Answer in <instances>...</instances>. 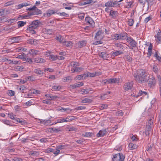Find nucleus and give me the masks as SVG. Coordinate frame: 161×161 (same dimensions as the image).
Instances as JSON below:
<instances>
[{
    "label": "nucleus",
    "instance_id": "423d86ee",
    "mask_svg": "<svg viewBox=\"0 0 161 161\" xmlns=\"http://www.w3.org/2000/svg\"><path fill=\"white\" fill-rule=\"evenodd\" d=\"M117 0L108 1L105 3V6L106 7H115L117 5Z\"/></svg>",
    "mask_w": 161,
    "mask_h": 161
},
{
    "label": "nucleus",
    "instance_id": "72a5a7b5",
    "mask_svg": "<svg viewBox=\"0 0 161 161\" xmlns=\"http://www.w3.org/2000/svg\"><path fill=\"white\" fill-rule=\"evenodd\" d=\"M64 122H66L65 119L64 118H62L60 119H59L56 120V122L55 124L58 123H62Z\"/></svg>",
    "mask_w": 161,
    "mask_h": 161
},
{
    "label": "nucleus",
    "instance_id": "6ab92c4d",
    "mask_svg": "<svg viewBox=\"0 0 161 161\" xmlns=\"http://www.w3.org/2000/svg\"><path fill=\"white\" fill-rule=\"evenodd\" d=\"M103 33L102 31H98L96 34V35L95 36V38L99 39H101L103 38Z\"/></svg>",
    "mask_w": 161,
    "mask_h": 161
},
{
    "label": "nucleus",
    "instance_id": "c85d7f7f",
    "mask_svg": "<svg viewBox=\"0 0 161 161\" xmlns=\"http://www.w3.org/2000/svg\"><path fill=\"white\" fill-rule=\"evenodd\" d=\"M82 70V68L80 67H74L71 69L72 72H80Z\"/></svg>",
    "mask_w": 161,
    "mask_h": 161
},
{
    "label": "nucleus",
    "instance_id": "09e8293b",
    "mask_svg": "<svg viewBox=\"0 0 161 161\" xmlns=\"http://www.w3.org/2000/svg\"><path fill=\"white\" fill-rule=\"evenodd\" d=\"M16 120L17 122H19V123H21L22 125H24L25 124L26 122L24 120H21L17 118Z\"/></svg>",
    "mask_w": 161,
    "mask_h": 161
},
{
    "label": "nucleus",
    "instance_id": "3c124183",
    "mask_svg": "<svg viewBox=\"0 0 161 161\" xmlns=\"http://www.w3.org/2000/svg\"><path fill=\"white\" fill-rule=\"evenodd\" d=\"M52 88L54 90H59L61 89V86H52Z\"/></svg>",
    "mask_w": 161,
    "mask_h": 161
},
{
    "label": "nucleus",
    "instance_id": "dca6fc26",
    "mask_svg": "<svg viewBox=\"0 0 161 161\" xmlns=\"http://www.w3.org/2000/svg\"><path fill=\"white\" fill-rule=\"evenodd\" d=\"M28 154L30 155L38 157L39 156L40 152L36 151H31L28 152Z\"/></svg>",
    "mask_w": 161,
    "mask_h": 161
},
{
    "label": "nucleus",
    "instance_id": "338daca9",
    "mask_svg": "<svg viewBox=\"0 0 161 161\" xmlns=\"http://www.w3.org/2000/svg\"><path fill=\"white\" fill-rule=\"evenodd\" d=\"M8 93L9 96H12L14 95L15 92L13 91L10 90L8 91Z\"/></svg>",
    "mask_w": 161,
    "mask_h": 161
},
{
    "label": "nucleus",
    "instance_id": "ddd939ff",
    "mask_svg": "<svg viewBox=\"0 0 161 161\" xmlns=\"http://www.w3.org/2000/svg\"><path fill=\"white\" fill-rule=\"evenodd\" d=\"M62 44L67 47H70L72 46L73 43L70 41L64 40L62 42Z\"/></svg>",
    "mask_w": 161,
    "mask_h": 161
},
{
    "label": "nucleus",
    "instance_id": "f8f14e48",
    "mask_svg": "<svg viewBox=\"0 0 161 161\" xmlns=\"http://www.w3.org/2000/svg\"><path fill=\"white\" fill-rule=\"evenodd\" d=\"M29 53L32 56L34 57L40 53V52L37 50L31 49L29 51Z\"/></svg>",
    "mask_w": 161,
    "mask_h": 161
},
{
    "label": "nucleus",
    "instance_id": "69168bd1",
    "mask_svg": "<svg viewBox=\"0 0 161 161\" xmlns=\"http://www.w3.org/2000/svg\"><path fill=\"white\" fill-rule=\"evenodd\" d=\"M2 122L4 124L8 125H10V121L6 119H4L2 121Z\"/></svg>",
    "mask_w": 161,
    "mask_h": 161
},
{
    "label": "nucleus",
    "instance_id": "e2e57ef3",
    "mask_svg": "<svg viewBox=\"0 0 161 161\" xmlns=\"http://www.w3.org/2000/svg\"><path fill=\"white\" fill-rule=\"evenodd\" d=\"M108 107V105L107 104H102L99 107V108L101 110L106 109Z\"/></svg>",
    "mask_w": 161,
    "mask_h": 161
},
{
    "label": "nucleus",
    "instance_id": "f704fd0d",
    "mask_svg": "<svg viewBox=\"0 0 161 161\" xmlns=\"http://www.w3.org/2000/svg\"><path fill=\"white\" fill-rule=\"evenodd\" d=\"M76 130V128L73 126H68L66 128V130L69 131L75 130Z\"/></svg>",
    "mask_w": 161,
    "mask_h": 161
},
{
    "label": "nucleus",
    "instance_id": "4468645a",
    "mask_svg": "<svg viewBox=\"0 0 161 161\" xmlns=\"http://www.w3.org/2000/svg\"><path fill=\"white\" fill-rule=\"evenodd\" d=\"M45 96L46 97V98L48 99L49 100H56L58 98H59V97L54 95L52 96L51 95H50L49 94H46L45 95Z\"/></svg>",
    "mask_w": 161,
    "mask_h": 161
},
{
    "label": "nucleus",
    "instance_id": "37998d69",
    "mask_svg": "<svg viewBox=\"0 0 161 161\" xmlns=\"http://www.w3.org/2000/svg\"><path fill=\"white\" fill-rule=\"evenodd\" d=\"M19 61H18L15 60H9L8 63L11 64H19Z\"/></svg>",
    "mask_w": 161,
    "mask_h": 161
},
{
    "label": "nucleus",
    "instance_id": "5fc2aeb1",
    "mask_svg": "<svg viewBox=\"0 0 161 161\" xmlns=\"http://www.w3.org/2000/svg\"><path fill=\"white\" fill-rule=\"evenodd\" d=\"M113 38L114 39L116 40H119V34H115L113 36Z\"/></svg>",
    "mask_w": 161,
    "mask_h": 161
},
{
    "label": "nucleus",
    "instance_id": "4c0bfd02",
    "mask_svg": "<svg viewBox=\"0 0 161 161\" xmlns=\"http://www.w3.org/2000/svg\"><path fill=\"white\" fill-rule=\"evenodd\" d=\"M153 118H151L148 121L146 126H148L149 127H152L153 126V121H152Z\"/></svg>",
    "mask_w": 161,
    "mask_h": 161
},
{
    "label": "nucleus",
    "instance_id": "473e14b6",
    "mask_svg": "<svg viewBox=\"0 0 161 161\" xmlns=\"http://www.w3.org/2000/svg\"><path fill=\"white\" fill-rule=\"evenodd\" d=\"M8 11L7 10L2 9L0 10V16H4L7 14H8L7 12Z\"/></svg>",
    "mask_w": 161,
    "mask_h": 161
},
{
    "label": "nucleus",
    "instance_id": "7ed1b4c3",
    "mask_svg": "<svg viewBox=\"0 0 161 161\" xmlns=\"http://www.w3.org/2000/svg\"><path fill=\"white\" fill-rule=\"evenodd\" d=\"M125 157L122 154L119 153L115 154L113 158H112V161H114L115 160H116L118 159V161H124Z\"/></svg>",
    "mask_w": 161,
    "mask_h": 161
},
{
    "label": "nucleus",
    "instance_id": "de8ad7c7",
    "mask_svg": "<svg viewBox=\"0 0 161 161\" xmlns=\"http://www.w3.org/2000/svg\"><path fill=\"white\" fill-rule=\"evenodd\" d=\"M125 58L126 61L130 62H131L132 60V58L128 55L125 56Z\"/></svg>",
    "mask_w": 161,
    "mask_h": 161
},
{
    "label": "nucleus",
    "instance_id": "ea45409f",
    "mask_svg": "<svg viewBox=\"0 0 161 161\" xmlns=\"http://www.w3.org/2000/svg\"><path fill=\"white\" fill-rule=\"evenodd\" d=\"M102 73L99 71H96L91 73V77H93L96 76H98L101 75Z\"/></svg>",
    "mask_w": 161,
    "mask_h": 161
},
{
    "label": "nucleus",
    "instance_id": "6e6552de",
    "mask_svg": "<svg viewBox=\"0 0 161 161\" xmlns=\"http://www.w3.org/2000/svg\"><path fill=\"white\" fill-rule=\"evenodd\" d=\"M147 93L146 92L142 91V90H140L138 93H136L135 94L133 93V94H131V96L134 97H137L141 95L145 96L147 95Z\"/></svg>",
    "mask_w": 161,
    "mask_h": 161
},
{
    "label": "nucleus",
    "instance_id": "a19ab883",
    "mask_svg": "<svg viewBox=\"0 0 161 161\" xmlns=\"http://www.w3.org/2000/svg\"><path fill=\"white\" fill-rule=\"evenodd\" d=\"M26 89V87L24 85L19 86H18L17 88V89L18 90L22 91H24Z\"/></svg>",
    "mask_w": 161,
    "mask_h": 161
},
{
    "label": "nucleus",
    "instance_id": "c756f323",
    "mask_svg": "<svg viewBox=\"0 0 161 161\" xmlns=\"http://www.w3.org/2000/svg\"><path fill=\"white\" fill-rule=\"evenodd\" d=\"M55 13V12L52 10H48L46 13V15L48 17H50L52 15L54 14Z\"/></svg>",
    "mask_w": 161,
    "mask_h": 161
},
{
    "label": "nucleus",
    "instance_id": "393cba45",
    "mask_svg": "<svg viewBox=\"0 0 161 161\" xmlns=\"http://www.w3.org/2000/svg\"><path fill=\"white\" fill-rule=\"evenodd\" d=\"M79 66L78 63L76 62H71L69 65V67H71V69L72 68L76 67Z\"/></svg>",
    "mask_w": 161,
    "mask_h": 161
},
{
    "label": "nucleus",
    "instance_id": "a18cd8bd",
    "mask_svg": "<svg viewBox=\"0 0 161 161\" xmlns=\"http://www.w3.org/2000/svg\"><path fill=\"white\" fill-rule=\"evenodd\" d=\"M58 58H59L57 57L56 56L53 55H50L49 57V59L51 60H55Z\"/></svg>",
    "mask_w": 161,
    "mask_h": 161
},
{
    "label": "nucleus",
    "instance_id": "f3484780",
    "mask_svg": "<svg viewBox=\"0 0 161 161\" xmlns=\"http://www.w3.org/2000/svg\"><path fill=\"white\" fill-rule=\"evenodd\" d=\"M40 123H42L45 125H51V121L50 119L47 120H40Z\"/></svg>",
    "mask_w": 161,
    "mask_h": 161
},
{
    "label": "nucleus",
    "instance_id": "6e6d98bb",
    "mask_svg": "<svg viewBox=\"0 0 161 161\" xmlns=\"http://www.w3.org/2000/svg\"><path fill=\"white\" fill-rule=\"evenodd\" d=\"M66 147L64 145H59L56 147V149L60 150H61L64 149Z\"/></svg>",
    "mask_w": 161,
    "mask_h": 161
},
{
    "label": "nucleus",
    "instance_id": "9d476101",
    "mask_svg": "<svg viewBox=\"0 0 161 161\" xmlns=\"http://www.w3.org/2000/svg\"><path fill=\"white\" fill-rule=\"evenodd\" d=\"M88 76V74L84 75H78L76 76L75 78V80H80L81 79H85L86 78V77H87Z\"/></svg>",
    "mask_w": 161,
    "mask_h": 161
},
{
    "label": "nucleus",
    "instance_id": "9b49d317",
    "mask_svg": "<svg viewBox=\"0 0 161 161\" xmlns=\"http://www.w3.org/2000/svg\"><path fill=\"white\" fill-rule=\"evenodd\" d=\"M148 84L151 86H154L156 83V80L153 77L150 78L148 80Z\"/></svg>",
    "mask_w": 161,
    "mask_h": 161
},
{
    "label": "nucleus",
    "instance_id": "39448f33",
    "mask_svg": "<svg viewBox=\"0 0 161 161\" xmlns=\"http://www.w3.org/2000/svg\"><path fill=\"white\" fill-rule=\"evenodd\" d=\"M127 41L132 47H136V46L137 43L131 37H127Z\"/></svg>",
    "mask_w": 161,
    "mask_h": 161
},
{
    "label": "nucleus",
    "instance_id": "603ef678",
    "mask_svg": "<svg viewBox=\"0 0 161 161\" xmlns=\"http://www.w3.org/2000/svg\"><path fill=\"white\" fill-rule=\"evenodd\" d=\"M124 114L123 112L121 110H118L116 113V115L118 116H122Z\"/></svg>",
    "mask_w": 161,
    "mask_h": 161
},
{
    "label": "nucleus",
    "instance_id": "e433bc0d",
    "mask_svg": "<svg viewBox=\"0 0 161 161\" xmlns=\"http://www.w3.org/2000/svg\"><path fill=\"white\" fill-rule=\"evenodd\" d=\"M152 48V46L151 44H150V45L148 47V53H147V55L148 56V57L149 58L151 55Z\"/></svg>",
    "mask_w": 161,
    "mask_h": 161
},
{
    "label": "nucleus",
    "instance_id": "b1692460",
    "mask_svg": "<svg viewBox=\"0 0 161 161\" xmlns=\"http://www.w3.org/2000/svg\"><path fill=\"white\" fill-rule=\"evenodd\" d=\"M161 31L160 30H159V31L157 33V36H155L156 40L157 42L161 41V36H160Z\"/></svg>",
    "mask_w": 161,
    "mask_h": 161
},
{
    "label": "nucleus",
    "instance_id": "412c9836",
    "mask_svg": "<svg viewBox=\"0 0 161 161\" xmlns=\"http://www.w3.org/2000/svg\"><path fill=\"white\" fill-rule=\"evenodd\" d=\"M100 57L103 59H106L108 58V55L105 52H102L99 54Z\"/></svg>",
    "mask_w": 161,
    "mask_h": 161
},
{
    "label": "nucleus",
    "instance_id": "13d9d810",
    "mask_svg": "<svg viewBox=\"0 0 161 161\" xmlns=\"http://www.w3.org/2000/svg\"><path fill=\"white\" fill-rule=\"evenodd\" d=\"M57 39L58 40L62 43V42L64 41L63 40V38L62 36L60 35L57 36Z\"/></svg>",
    "mask_w": 161,
    "mask_h": 161
},
{
    "label": "nucleus",
    "instance_id": "49530a36",
    "mask_svg": "<svg viewBox=\"0 0 161 161\" xmlns=\"http://www.w3.org/2000/svg\"><path fill=\"white\" fill-rule=\"evenodd\" d=\"M123 53V52L120 51H116L115 52H113L112 54L115 56H117Z\"/></svg>",
    "mask_w": 161,
    "mask_h": 161
},
{
    "label": "nucleus",
    "instance_id": "2f4dec72",
    "mask_svg": "<svg viewBox=\"0 0 161 161\" xmlns=\"http://www.w3.org/2000/svg\"><path fill=\"white\" fill-rule=\"evenodd\" d=\"M60 130V128H50L49 129L48 131L50 132H57Z\"/></svg>",
    "mask_w": 161,
    "mask_h": 161
},
{
    "label": "nucleus",
    "instance_id": "7c9ffc66",
    "mask_svg": "<svg viewBox=\"0 0 161 161\" xmlns=\"http://www.w3.org/2000/svg\"><path fill=\"white\" fill-rule=\"evenodd\" d=\"M127 33H121L119 34V40L120 39H126L128 37L127 36Z\"/></svg>",
    "mask_w": 161,
    "mask_h": 161
},
{
    "label": "nucleus",
    "instance_id": "774afa93",
    "mask_svg": "<svg viewBox=\"0 0 161 161\" xmlns=\"http://www.w3.org/2000/svg\"><path fill=\"white\" fill-rule=\"evenodd\" d=\"M108 97V96L107 94L105 93L103 95H101L100 97L101 99L104 100L106 99Z\"/></svg>",
    "mask_w": 161,
    "mask_h": 161
},
{
    "label": "nucleus",
    "instance_id": "4d7b16f0",
    "mask_svg": "<svg viewBox=\"0 0 161 161\" xmlns=\"http://www.w3.org/2000/svg\"><path fill=\"white\" fill-rule=\"evenodd\" d=\"M14 3V2L13 1H9L5 3V5L6 6H10L13 4Z\"/></svg>",
    "mask_w": 161,
    "mask_h": 161
},
{
    "label": "nucleus",
    "instance_id": "052dcab7",
    "mask_svg": "<svg viewBox=\"0 0 161 161\" xmlns=\"http://www.w3.org/2000/svg\"><path fill=\"white\" fill-rule=\"evenodd\" d=\"M154 56L159 61L161 62V57L158 55L157 52H156Z\"/></svg>",
    "mask_w": 161,
    "mask_h": 161
},
{
    "label": "nucleus",
    "instance_id": "0e129e2a",
    "mask_svg": "<svg viewBox=\"0 0 161 161\" xmlns=\"http://www.w3.org/2000/svg\"><path fill=\"white\" fill-rule=\"evenodd\" d=\"M91 3V0H85L82 3V5H86Z\"/></svg>",
    "mask_w": 161,
    "mask_h": 161
},
{
    "label": "nucleus",
    "instance_id": "f257e3e1",
    "mask_svg": "<svg viewBox=\"0 0 161 161\" xmlns=\"http://www.w3.org/2000/svg\"><path fill=\"white\" fill-rule=\"evenodd\" d=\"M133 75L136 81L139 83H142L147 80L146 73L143 69L139 70L136 74L134 73Z\"/></svg>",
    "mask_w": 161,
    "mask_h": 161
},
{
    "label": "nucleus",
    "instance_id": "864d4df0",
    "mask_svg": "<svg viewBox=\"0 0 161 161\" xmlns=\"http://www.w3.org/2000/svg\"><path fill=\"white\" fill-rule=\"evenodd\" d=\"M134 23V20L133 19H130L128 21V25L130 26L133 25Z\"/></svg>",
    "mask_w": 161,
    "mask_h": 161
},
{
    "label": "nucleus",
    "instance_id": "4be33fe9",
    "mask_svg": "<svg viewBox=\"0 0 161 161\" xmlns=\"http://www.w3.org/2000/svg\"><path fill=\"white\" fill-rule=\"evenodd\" d=\"M30 5V4L27 3H21L17 6H16V8L19 9L23 7H25Z\"/></svg>",
    "mask_w": 161,
    "mask_h": 161
},
{
    "label": "nucleus",
    "instance_id": "8fccbe9b",
    "mask_svg": "<svg viewBox=\"0 0 161 161\" xmlns=\"http://www.w3.org/2000/svg\"><path fill=\"white\" fill-rule=\"evenodd\" d=\"M152 69L153 71L155 73H157L158 71L157 65L156 64L154 65L152 67Z\"/></svg>",
    "mask_w": 161,
    "mask_h": 161
},
{
    "label": "nucleus",
    "instance_id": "a211bd4d",
    "mask_svg": "<svg viewBox=\"0 0 161 161\" xmlns=\"http://www.w3.org/2000/svg\"><path fill=\"white\" fill-rule=\"evenodd\" d=\"M107 133V131L105 129H104L99 131V132L97 134V137H100L104 136Z\"/></svg>",
    "mask_w": 161,
    "mask_h": 161
},
{
    "label": "nucleus",
    "instance_id": "0eeeda50",
    "mask_svg": "<svg viewBox=\"0 0 161 161\" xmlns=\"http://www.w3.org/2000/svg\"><path fill=\"white\" fill-rule=\"evenodd\" d=\"M133 83L132 81H130L125 83L124 86V89L126 91L131 90L133 87Z\"/></svg>",
    "mask_w": 161,
    "mask_h": 161
},
{
    "label": "nucleus",
    "instance_id": "58836bf2",
    "mask_svg": "<svg viewBox=\"0 0 161 161\" xmlns=\"http://www.w3.org/2000/svg\"><path fill=\"white\" fill-rule=\"evenodd\" d=\"M36 7L35 6H33V7L31 8H29L28 9V10H30V11L29 13L31 15L35 14H36L35 13L34 11H33L35 9Z\"/></svg>",
    "mask_w": 161,
    "mask_h": 161
},
{
    "label": "nucleus",
    "instance_id": "bb28decb",
    "mask_svg": "<svg viewBox=\"0 0 161 161\" xmlns=\"http://www.w3.org/2000/svg\"><path fill=\"white\" fill-rule=\"evenodd\" d=\"M45 61L44 59L40 58H36L34 59V62L36 63H42Z\"/></svg>",
    "mask_w": 161,
    "mask_h": 161
},
{
    "label": "nucleus",
    "instance_id": "bf43d9fd",
    "mask_svg": "<svg viewBox=\"0 0 161 161\" xmlns=\"http://www.w3.org/2000/svg\"><path fill=\"white\" fill-rule=\"evenodd\" d=\"M76 88L80 87L83 85V83L82 82H79L75 84Z\"/></svg>",
    "mask_w": 161,
    "mask_h": 161
},
{
    "label": "nucleus",
    "instance_id": "a878e982",
    "mask_svg": "<svg viewBox=\"0 0 161 161\" xmlns=\"http://www.w3.org/2000/svg\"><path fill=\"white\" fill-rule=\"evenodd\" d=\"M152 132V128L148 126H146L145 130V134L146 136H149Z\"/></svg>",
    "mask_w": 161,
    "mask_h": 161
},
{
    "label": "nucleus",
    "instance_id": "cd10ccee",
    "mask_svg": "<svg viewBox=\"0 0 161 161\" xmlns=\"http://www.w3.org/2000/svg\"><path fill=\"white\" fill-rule=\"evenodd\" d=\"M118 14V12L117 11L111 10L110 11L109 15L113 18L115 17Z\"/></svg>",
    "mask_w": 161,
    "mask_h": 161
},
{
    "label": "nucleus",
    "instance_id": "20e7f679",
    "mask_svg": "<svg viewBox=\"0 0 161 161\" xmlns=\"http://www.w3.org/2000/svg\"><path fill=\"white\" fill-rule=\"evenodd\" d=\"M104 83H117L119 82V80L117 78L107 79L103 81Z\"/></svg>",
    "mask_w": 161,
    "mask_h": 161
},
{
    "label": "nucleus",
    "instance_id": "79ce46f5",
    "mask_svg": "<svg viewBox=\"0 0 161 161\" xmlns=\"http://www.w3.org/2000/svg\"><path fill=\"white\" fill-rule=\"evenodd\" d=\"M26 22H24L23 21H19L18 22V27H22L26 24Z\"/></svg>",
    "mask_w": 161,
    "mask_h": 161
},
{
    "label": "nucleus",
    "instance_id": "680f3d73",
    "mask_svg": "<svg viewBox=\"0 0 161 161\" xmlns=\"http://www.w3.org/2000/svg\"><path fill=\"white\" fill-rule=\"evenodd\" d=\"M16 69L18 71H22L24 69V67L22 66H18L16 67Z\"/></svg>",
    "mask_w": 161,
    "mask_h": 161
},
{
    "label": "nucleus",
    "instance_id": "c03bdc74",
    "mask_svg": "<svg viewBox=\"0 0 161 161\" xmlns=\"http://www.w3.org/2000/svg\"><path fill=\"white\" fill-rule=\"evenodd\" d=\"M127 4L126 5V8H131V5L133 3H134V1H127Z\"/></svg>",
    "mask_w": 161,
    "mask_h": 161
},
{
    "label": "nucleus",
    "instance_id": "1a4fd4ad",
    "mask_svg": "<svg viewBox=\"0 0 161 161\" xmlns=\"http://www.w3.org/2000/svg\"><path fill=\"white\" fill-rule=\"evenodd\" d=\"M20 36L12 37L9 39V41L12 43L19 42L20 41Z\"/></svg>",
    "mask_w": 161,
    "mask_h": 161
},
{
    "label": "nucleus",
    "instance_id": "5701e85b",
    "mask_svg": "<svg viewBox=\"0 0 161 161\" xmlns=\"http://www.w3.org/2000/svg\"><path fill=\"white\" fill-rule=\"evenodd\" d=\"M34 72L37 75H43L44 73L43 71L41 70L40 68H37L35 69Z\"/></svg>",
    "mask_w": 161,
    "mask_h": 161
},
{
    "label": "nucleus",
    "instance_id": "2eb2a0df",
    "mask_svg": "<svg viewBox=\"0 0 161 161\" xmlns=\"http://www.w3.org/2000/svg\"><path fill=\"white\" fill-rule=\"evenodd\" d=\"M86 41H79L76 43V46L79 48H81L86 45Z\"/></svg>",
    "mask_w": 161,
    "mask_h": 161
},
{
    "label": "nucleus",
    "instance_id": "f03ea898",
    "mask_svg": "<svg viewBox=\"0 0 161 161\" xmlns=\"http://www.w3.org/2000/svg\"><path fill=\"white\" fill-rule=\"evenodd\" d=\"M40 24V21L38 20L33 21L31 24L29 25L27 29L31 30V29H36L37 28Z\"/></svg>",
    "mask_w": 161,
    "mask_h": 161
},
{
    "label": "nucleus",
    "instance_id": "c9c22d12",
    "mask_svg": "<svg viewBox=\"0 0 161 161\" xmlns=\"http://www.w3.org/2000/svg\"><path fill=\"white\" fill-rule=\"evenodd\" d=\"M129 147L130 149L133 150L136 148L137 147V146L136 145L130 143L129 144Z\"/></svg>",
    "mask_w": 161,
    "mask_h": 161
},
{
    "label": "nucleus",
    "instance_id": "aec40b11",
    "mask_svg": "<svg viewBox=\"0 0 161 161\" xmlns=\"http://www.w3.org/2000/svg\"><path fill=\"white\" fill-rule=\"evenodd\" d=\"M38 42L37 40L33 39H30L28 41V43L31 44L36 45L37 44Z\"/></svg>",
    "mask_w": 161,
    "mask_h": 161
}]
</instances>
